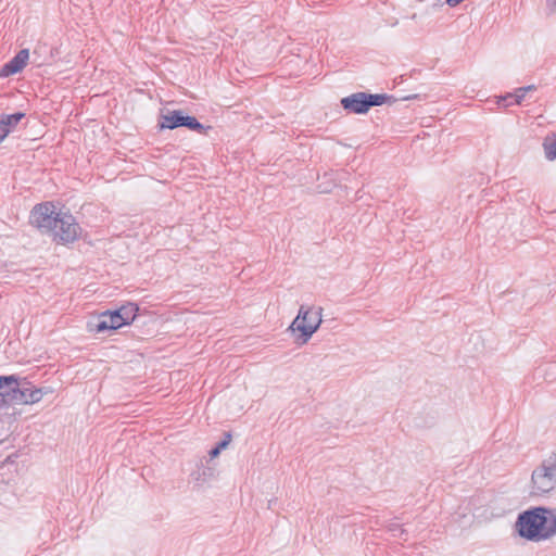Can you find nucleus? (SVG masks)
I'll return each instance as SVG.
<instances>
[{
  "mask_svg": "<svg viewBox=\"0 0 556 556\" xmlns=\"http://www.w3.org/2000/svg\"><path fill=\"white\" fill-rule=\"evenodd\" d=\"M543 518L545 519L542 526L543 540H547L556 535V508L544 507Z\"/></svg>",
  "mask_w": 556,
  "mask_h": 556,
  "instance_id": "obj_12",
  "label": "nucleus"
},
{
  "mask_svg": "<svg viewBox=\"0 0 556 556\" xmlns=\"http://www.w3.org/2000/svg\"><path fill=\"white\" fill-rule=\"evenodd\" d=\"M464 0H446V3L450 5V7H456L457 4H459L460 2H463Z\"/></svg>",
  "mask_w": 556,
  "mask_h": 556,
  "instance_id": "obj_22",
  "label": "nucleus"
},
{
  "mask_svg": "<svg viewBox=\"0 0 556 556\" xmlns=\"http://www.w3.org/2000/svg\"><path fill=\"white\" fill-rule=\"evenodd\" d=\"M390 530L393 532L400 531L399 535H402L404 533V530L399 525H395V523L391 525Z\"/></svg>",
  "mask_w": 556,
  "mask_h": 556,
  "instance_id": "obj_21",
  "label": "nucleus"
},
{
  "mask_svg": "<svg viewBox=\"0 0 556 556\" xmlns=\"http://www.w3.org/2000/svg\"><path fill=\"white\" fill-rule=\"evenodd\" d=\"M80 230V226L75 217L70 213L63 212L56 220L54 228L51 230V233H53L55 241L66 244L77 240Z\"/></svg>",
  "mask_w": 556,
  "mask_h": 556,
  "instance_id": "obj_6",
  "label": "nucleus"
},
{
  "mask_svg": "<svg viewBox=\"0 0 556 556\" xmlns=\"http://www.w3.org/2000/svg\"><path fill=\"white\" fill-rule=\"evenodd\" d=\"M25 117L24 113H14V114H0V139H5V137L11 132V130Z\"/></svg>",
  "mask_w": 556,
  "mask_h": 556,
  "instance_id": "obj_11",
  "label": "nucleus"
},
{
  "mask_svg": "<svg viewBox=\"0 0 556 556\" xmlns=\"http://www.w3.org/2000/svg\"><path fill=\"white\" fill-rule=\"evenodd\" d=\"M321 307H317L316 309L303 305L300 307L298 316L290 325V329L301 332V343H306L319 328L321 324Z\"/></svg>",
  "mask_w": 556,
  "mask_h": 556,
  "instance_id": "obj_3",
  "label": "nucleus"
},
{
  "mask_svg": "<svg viewBox=\"0 0 556 556\" xmlns=\"http://www.w3.org/2000/svg\"><path fill=\"white\" fill-rule=\"evenodd\" d=\"M220 452H222V451H220L217 446H215L214 448H212V450L210 451V456H211L212 458L217 457V456L219 455V453H220Z\"/></svg>",
  "mask_w": 556,
  "mask_h": 556,
  "instance_id": "obj_20",
  "label": "nucleus"
},
{
  "mask_svg": "<svg viewBox=\"0 0 556 556\" xmlns=\"http://www.w3.org/2000/svg\"><path fill=\"white\" fill-rule=\"evenodd\" d=\"M123 326H125V319L115 309L101 313L94 323L88 325L89 330L97 333L105 330H116Z\"/></svg>",
  "mask_w": 556,
  "mask_h": 556,
  "instance_id": "obj_8",
  "label": "nucleus"
},
{
  "mask_svg": "<svg viewBox=\"0 0 556 556\" xmlns=\"http://www.w3.org/2000/svg\"><path fill=\"white\" fill-rule=\"evenodd\" d=\"M532 494L543 495L556 488V452L545 458L531 475Z\"/></svg>",
  "mask_w": 556,
  "mask_h": 556,
  "instance_id": "obj_1",
  "label": "nucleus"
},
{
  "mask_svg": "<svg viewBox=\"0 0 556 556\" xmlns=\"http://www.w3.org/2000/svg\"><path fill=\"white\" fill-rule=\"evenodd\" d=\"M61 211H55V206L52 203L46 202L37 204L33 208L30 213V220L37 228L41 229L42 231L51 232L56 224V220L61 216Z\"/></svg>",
  "mask_w": 556,
  "mask_h": 556,
  "instance_id": "obj_7",
  "label": "nucleus"
},
{
  "mask_svg": "<svg viewBox=\"0 0 556 556\" xmlns=\"http://www.w3.org/2000/svg\"><path fill=\"white\" fill-rule=\"evenodd\" d=\"M4 139H0V142L3 141Z\"/></svg>",
  "mask_w": 556,
  "mask_h": 556,
  "instance_id": "obj_25",
  "label": "nucleus"
},
{
  "mask_svg": "<svg viewBox=\"0 0 556 556\" xmlns=\"http://www.w3.org/2000/svg\"><path fill=\"white\" fill-rule=\"evenodd\" d=\"M543 148H544L545 157L548 161L556 160V139L555 140L545 139V141L543 142Z\"/></svg>",
  "mask_w": 556,
  "mask_h": 556,
  "instance_id": "obj_16",
  "label": "nucleus"
},
{
  "mask_svg": "<svg viewBox=\"0 0 556 556\" xmlns=\"http://www.w3.org/2000/svg\"><path fill=\"white\" fill-rule=\"evenodd\" d=\"M547 3L552 9L556 10V0H547Z\"/></svg>",
  "mask_w": 556,
  "mask_h": 556,
  "instance_id": "obj_24",
  "label": "nucleus"
},
{
  "mask_svg": "<svg viewBox=\"0 0 556 556\" xmlns=\"http://www.w3.org/2000/svg\"><path fill=\"white\" fill-rule=\"evenodd\" d=\"M497 103L502 104L504 106H509V105L515 104V101H514V99H507L506 101H502L501 98H500Z\"/></svg>",
  "mask_w": 556,
  "mask_h": 556,
  "instance_id": "obj_19",
  "label": "nucleus"
},
{
  "mask_svg": "<svg viewBox=\"0 0 556 556\" xmlns=\"http://www.w3.org/2000/svg\"><path fill=\"white\" fill-rule=\"evenodd\" d=\"M181 126L199 134H205L207 129H211V126L205 127L195 117L184 115L180 110H166L161 113V128L175 129Z\"/></svg>",
  "mask_w": 556,
  "mask_h": 556,
  "instance_id": "obj_4",
  "label": "nucleus"
},
{
  "mask_svg": "<svg viewBox=\"0 0 556 556\" xmlns=\"http://www.w3.org/2000/svg\"><path fill=\"white\" fill-rule=\"evenodd\" d=\"M543 514L544 507H534L521 513L516 521L519 535L529 541H543L542 526L545 522Z\"/></svg>",
  "mask_w": 556,
  "mask_h": 556,
  "instance_id": "obj_2",
  "label": "nucleus"
},
{
  "mask_svg": "<svg viewBox=\"0 0 556 556\" xmlns=\"http://www.w3.org/2000/svg\"><path fill=\"white\" fill-rule=\"evenodd\" d=\"M526 89L517 88L513 93H507L501 97L502 101H506L507 99H514L515 104H520L526 97Z\"/></svg>",
  "mask_w": 556,
  "mask_h": 556,
  "instance_id": "obj_17",
  "label": "nucleus"
},
{
  "mask_svg": "<svg viewBox=\"0 0 556 556\" xmlns=\"http://www.w3.org/2000/svg\"><path fill=\"white\" fill-rule=\"evenodd\" d=\"M521 89H526V93H527L528 91L535 90V86L530 85V86L521 87Z\"/></svg>",
  "mask_w": 556,
  "mask_h": 556,
  "instance_id": "obj_23",
  "label": "nucleus"
},
{
  "mask_svg": "<svg viewBox=\"0 0 556 556\" xmlns=\"http://www.w3.org/2000/svg\"><path fill=\"white\" fill-rule=\"evenodd\" d=\"M231 441V434L225 433V438L216 445L220 451L226 448Z\"/></svg>",
  "mask_w": 556,
  "mask_h": 556,
  "instance_id": "obj_18",
  "label": "nucleus"
},
{
  "mask_svg": "<svg viewBox=\"0 0 556 556\" xmlns=\"http://www.w3.org/2000/svg\"><path fill=\"white\" fill-rule=\"evenodd\" d=\"M29 59V50H20L14 58L5 63L0 70V77H9L11 75L21 73L27 65Z\"/></svg>",
  "mask_w": 556,
  "mask_h": 556,
  "instance_id": "obj_9",
  "label": "nucleus"
},
{
  "mask_svg": "<svg viewBox=\"0 0 556 556\" xmlns=\"http://www.w3.org/2000/svg\"><path fill=\"white\" fill-rule=\"evenodd\" d=\"M11 394H9V405H28L38 403L46 391L41 388H36L31 382H18L14 376V384L12 386Z\"/></svg>",
  "mask_w": 556,
  "mask_h": 556,
  "instance_id": "obj_5",
  "label": "nucleus"
},
{
  "mask_svg": "<svg viewBox=\"0 0 556 556\" xmlns=\"http://www.w3.org/2000/svg\"><path fill=\"white\" fill-rule=\"evenodd\" d=\"M14 384V376L0 377V399L2 404L9 405V394H11L12 386Z\"/></svg>",
  "mask_w": 556,
  "mask_h": 556,
  "instance_id": "obj_13",
  "label": "nucleus"
},
{
  "mask_svg": "<svg viewBox=\"0 0 556 556\" xmlns=\"http://www.w3.org/2000/svg\"><path fill=\"white\" fill-rule=\"evenodd\" d=\"M342 108L354 114H365L368 112L366 92H355L341 99Z\"/></svg>",
  "mask_w": 556,
  "mask_h": 556,
  "instance_id": "obj_10",
  "label": "nucleus"
},
{
  "mask_svg": "<svg viewBox=\"0 0 556 556\" xmlns=\"http://www.w3.org/2000/svg\"><path fill=\"white\" fill-rule=\"evenodd\" d=\"M138 306L135 303H127L122 305L119 308L115 309L119 313L121 317L125 319V325H129L136 318Z\"/></svg>",
  "mask_w": 556,
  "mask_h": 556,
  "instance_id": "obj_14",
  "label": "nucleus"
},
{
  "mask_svg": "<svg viewBox=\"0 0 556 556\" xmlns=\"http://www.w3.org/2000/svg\"><path fill=\"white\" fill-rule=\"evenodd\" d=\"M368 110L371 106L382 105L388 102H394L395 99L388 94H371L366 92Z\"/></svg>",
  "mask_w": 556,
  "mask_h": 556,
  "instance_id": "obj_15",
  "label": "nucleus"
}]
</instances>
